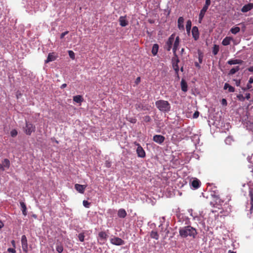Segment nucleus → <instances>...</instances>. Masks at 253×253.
<instances>
[{
  "label": "nucleus",
  "instance_id": "1",
  "mask_svg": "<svg viewBox=\"0 0 253 253\" xmlns=\"http://www.w3.org/2000/svg\"><path fill=\"white\" fill-rule=\"evenodd\" d=\"M179 235L182 238L190 236L195 238L197 234L196 229L191 226H187L179 229Z\"/></svg>",
  "mask_w": 253,
  "mask_h": 253
},
{
  "label": "nucleus",
  "instance_id": "2",
  "mask_svg": "<svg viewBox=\"0 0 253 253\" xmlns=\"http://www.w3.org/2000/svg\"><path fill=\"white\" fill-rule=\"evenodd\" d=\"M155 105L157 108L160 111L163 112H168L170 110V105L168 101L160 100L155 102Z\"/></svg>",
  "mask_w": 253,
  "mask_h": 253
},
{
  "label": "nucleus",
  "instance_id": "3",
  "mask_svg": "<svg viewBox=\"0 0 253 253\" xmlns=\"http://www.w3.org/2000/svg\"><path fill=\"white\" fill-rule=\"evenodd\" d=\"M211 0H206L205 4L202 9L201 10L199 16V21L200 23L203 19L206 11H207L209 6L211 4Z\"/></svg>",
  "mask_w": 253,
  "mask_h": 253
},
{
  "label": "nucleus",
  "instance_id": "4",
  "mask_svg": "<svg viewBox=\"0 0 253 253\" xmlns=\"http://www.w3.org/2000/svg\"><path fill=\"white\" fill-rule=\"evenodd\" d=\"M36 129V127L32 123L26 122L25 126L23 127L24 132L28 135H30L33 132H34Z\"/></svg>",
  "mask_w": 253,
  "mask_h": 253
},
{
  "label": "nucleus",
  "instance_id": "5",
  "mask_svg": "<svg viewBox=\"0 0 253 253\" xmlns=\"http://www.w3.org/2000/svg\"><path fill=\"white\" fill-rule=\"evenodd\" d=\"M22 248L25 253H27L28 251L27 239L25 235H23L21 237Z\"/></svg>",
  "mask_w": 253,
  "mask_h": 253
},
{
  "label": "nucleus",
  "instance_id": "6",
  "mask_svg": "<svg viewBox=\"0 0 253 253\" xmlns=\"http://www.w3.org/2000/svg\"><path fill=\"white\" fill-rule=\"evenodd\" d=\"M111 243L115 245L120 246L124 244V241L121 238L115 237L111 239Z\"/></svg>",
  "mask_w": 253,
  "mask_h": 253
},
{
  "label": "nucleus",
  "instance_id": "7",
  "mask_svg": "<svg viewBox=\"0 0 253 253\" xmlns=\"http://www.w3.org/2000/svg\"><path fill=\"white\" fill-rule=\"evenodd\" d=\"M137 148L136 149V152L137 156L139 157L144 158L145 157V152L143 148L138 143L136 144Z\"/></svg>",
  "mask_w": 253,
  "mask_h": 253
},
{
  "label": "nucleus",
  "instance_id": "8",
  "mask_svg": "<svg viewBox=\"0 0 253 253\" xmlns=\"http://www.w3.org/2000/svg\"><path fill=\"white\" fill-rule=\"evenodd\" d=\"M153 140L155 142L161 144L164 142V141L165 140V138L163 135L157 134V135H155L153 136Z\"/></svg>",
  "mask_w": 253,
  "mask_h": 253
},
{
  "label": "nucleus",
  "instance_id": "9",
  "mask_svg": "<svg viewBox=\"0 0 253 253\" xmlns=\"http://www.w3.org/2000/svg\"><path fill=\"white\" fill-rule=\"evenodd\" d=\"M174 40V34H172L169 38L168 41L167 42V49L169 51L172 47V43Z\"/></svg>",
  "mask_w": 253,
  "mask_h": 253
},
{
  "label": "nucleus",
  "instance_id": "10",
  "mask_svg": "<svg viewBox=\"0 0 253 253\" xmlns=\"http://www.w3.org/2000/svg\"><path fill=\"white\" fill-rule=\"evenodd\" d=\"M253 9V3H249L247 4L244 5L241 10L242 12H247Z\"/></svg>",
  "mask_w": 253,
  "mask_h": 253
},
{
  "label": "nucleus",
  "instance_id": "11",
  "mask_svg": "<svg viewBox=\"0 0 253 253\" xmlns=\"http://www.w3.org/2000/svg\"><path fill=\"white\" fill-rule=\"evenodd\" d=\"M86 186L84 185H81L79 184H76L75 185V189L81 194H83L84 192Z\"/></svg>",
  "mask_w": 253,
  "mask_h": 253
},
{
  "label": "nucleus",
  "instance_id": "12",
  "mask_svg": "<svg viewBox=\"0 0 253 253\" xmlns=\"http://www.w3.org/2000/svg\"><path fill=\"white\" fill-rule=\"evenodd\" d=\"M190 184H191V185L194 189H198L199 187H200V186L201 185V182L198 179L195 178L190 182Z\"/></svg>",
  "mask_w": 253,
  "mask_h": 253
},
{
  "label": "nucleus",
  "instance_id": "13",
  "mask_svg": "<svg viewBox=\"0 0 253 253\" xmlns=\"http://www.w3.org/2000/svg\"><path fill=\"white\" fill-rule=\"evenodd\" d=\"M57 58L54 52L49 53L48 55L46 60L45 61V63H49L51 61H54Z\"/></svg>",
  "mask_w": 253,
  "mask_h": 253
},
{
  "label": "nucleus",
  "instance_id": "14",
  "mask_svg": "<svg viewBox=\"0 0 253 253\" xmlns=\"http://www.w3.org/2000/svg\"><path fill=\"white\" fill-rule=\"evenodd\" d=\"M119 21L120 22V25L122 27H125L128 24V21L126 19V16H120L119 19Z\"/></svg>",
  "mask_w": 253,
  "mask_h": 253
},
{
  "label": "nucleus",
  "instance_id": "15",
  "mask_svg": "<svg viewBox=\"0 0 253 253\" xmlns=\"http://www.w3.org/2000/svg\"><path fill=\"white\" fill-rule=\"evenodd\" d=\"M179 40H180L178 36H177L174 42V44H173V47L172 50H173V54L174 55H176V51L178 49V45L179 44Z\"/></svg>",
  "mask_w": 253,
  "mask_h": 253
},
{
  "label": "nucleus",
  "instance_id": "16",
  "mask_svg": "<svg viewBox=\"0 0 253 253\" xmlns=\"http://www.w3.org/2000/svg\"><path fill=\"white\" fill-rule=\"evenodd\" d=\"M180 84L181 90L184 92H186L188 90V86L186 82L184 79L181 80Z\"/></svg>",
  "mask_w": 253,
  "mask_h": 253
},
{
  "label": "nucleus",
  "instance_id": "17",
  "mask_svg": "<svg viewBox=\"0 0 253 253\" xmlns=\"http://www.w3.org/2000/svg\"><path fill=\"white\" fill-rule=\"evenodd\" d=\"M243 61L241 59H231L228 61L227 63L229 65L241 64Z\"/></svg>",
  "mask_w": 253,
  "mask_h": 253
},
{
  "label": "nucleus",
  "instance_id": "18",
  "mask_svg": "<svg viewBox=\"0 0 253 253\" xmlns=\"http://www.w3.org/2000/svg\"><path fill=\"white\" fill-rule=\"evenodd\" d=\"M127 215L126 212L124 209H121L118 211V216L120 218H125Z\"/></svg>",
  "mask_w": 253,
  "mask_h": 253
},
{
  "label": "nucleus",
  "instance_id": "19",
  "mask_svg": "<svg viewBox=\"0 0 253 253\" xmlns=\"http://www.w3.org/2000/svg\"><path fill=\"white\" fill-rule=\"evenodd\" d=\"M20 204L21 210L22 211V214L24 216L27 215V207H26V204H25L24 202H22V201L20 202Z\"/></svg>",
  "mask_w": 253,
  "mask_h": 253
},
{
  "label": "nucleus",
  "instance_id": "20",
  "mask_svg": "<svg viewBox=\"0 0 253 253\" xmlns=\"http://www.w3.org/2000/svg\"><path fill=\"white\" fill-rule=\"evenodd\" d=\"M232 40V38L230 37H226L223 40L222 44L224 46L228 45L230 44V42Z\"/></svg>",
  "mask_w": 253,
  "mask_h": 253
},
{
  "label": "nucleus",
  "instance_id": "21",
  "mask_svg": "<svg viewBox=\"0 0 253 253\" xmlns=\"http://www.w3.org/2000/svg\"><path fill=\"white\" fill-rule=\"evenodd\" d=\"M192 33L193 38L195 40H197L199 37L198 29L197 27H193L192 30Z\"/></svg>",
  "mask_w": 253,
  "mask_h": 253
},
{
  "label": "nucleus",
  "instance_id": "22",
  "mask_svg": "<svg viewBox=\"0 0 253 253\" xmlns=\"http://www.w3.org/2000/svg\"><path fill=\"white\" fill-rule=\"evenodd\" d=\"M73 101L76 103L81 104L84 101V98L81 95H76L73 97Z\"/></svg>",
  "mask_w": 253,
  "mask_h": 253
},
{
  "label": "nucleus",
  "instance_id": "23",
  "mask_svg": "<svg viewBox=\"0 0 253 253\" xmlns=\"http://www.w3.org/2000/svg\"><path fill=\"white\" fill-rule=\"evenodd\" d=\"M183 22H184V18L182 17H179V18L178 19L177 23H178V27L180 30L184 29Z\"/></svg>",
  "mask_w": 253,
  "mask_h": 253
},
{
  "label": "nucleus",
  "instance_id": "24",
  "mask_svg": "<svg viewBox=\"0 0 253 253\" xmlns=\"http://www.w3.org/2000/svg\"><path fill=\"white\" fill-rule=\"evenodd\" d=\"M2 166H3L4 170L5 169H8L10 167V161L7 159H4L1 162Z\"/></svg>",
  "mask_w": 253,
  "mask_h": 253
},
{
  "label": "nucleus",
  "instance_id": "25",
  "mask_svg": "<svg viewBox=\"0 0 253 253\" xmlns=\"http://www.w3.org/2000/svg\"><path fill=\"white\" fill-rule=\"evenodd\" d=\"M172 61L173 68L178 67V64L179 62V60L176 55H174V57L172 58Z\"/></svg>",
  "mask_w": 253,
  "mask_h": 253
},
{
  "label": "nucleus",
  "instance_id": "26",
  "mask_svg": "<svg viewBox=\"0 0 253 253\" xmlns=\"http://www.w3.org/2000/svg\"><path fill=\"white\" fill-rule=\"evenodd\" d=\"M159 45L157 43L153 44L152 49V53L154 56L157 55L158 49H159Z\"/></svg>",
  "mask_w": 253,
  "mask_h": 253
},
{
  "label": "nucleus",
  "instance_id": "27",
  "mask_svg": "<svg viewBox=\"0 0 253 253\" xmlns=\"http://www.w3.org/2000/svg\"><path fill=\"white\" fill-rule=\"evenodd\" d=\"M224 89H228V91L229 92H233L235 91V88L234 87L230 85L228 83H225L224 85Z\"/></svg>",
  "mask_w": 253,
  "mask_h": 253
},
{
  "label": "nucleus",
  "instance_id": "28",
  "mask_svg": "<svg viewBox=\"0 0 253 253\" xmlns=\"http://www.w3.org/2000/svg\"><path fill=\"white\" fill-rule=\"evenodd\" d=\"M98 236L100 239L103 240H106L108 238L107 234L104 231L100 232L98 233Z\"/></svg>",
  "mask_w": 253,
  "mask_h": 253
},
{
  "label": "nucleus",
  "instance_id": "29",
  "mask_svg": "<svg viewBox=\"0 0 253 253\" xmlns=\"http://www.w3.org/2000/svg\"><path fill=\"white\" fill-rule=\"evenodd\" d=\"M151 238L155 239L156 240L159 239V234L157 231L152 230L150 234Z\"/></svg>",
  "mask_w": 253,
  "mask_h": 253
},
{
  "label": "nucleus",
  "instance_id": "30",
  "mask_svg": "<svg viewBox=\"0 0 253 253\" xmlns=\"http://www.w3.org/2000/svg\"><path fill=\"white\" fill-rule=\"evenodd\" d=\"M240 31V27H237V26H235V27H232L230 31L231 32V33H232L233 34H237L238 33H239Z\"/></svg>",
  "mask_w": 253,
  "mask_h": 253
},
{
  "label": "nucleus",
  "instance_id": "31",
  "mask_svg": "<svg viewBox=\"0 0 253 253\" xmlns=\"http://www.w3.org/2000/svg\"><path fill=\"white\" fill-rule=\"evenodd\" d=\"M219 50V46L218 45L214 44L212 48V53L213 54V55H216L218 53Z\"/></svg>",
  "mask_w": 253,
  "mask_h": 253
},
{
  "label": "nucleus",
  "instance_id": "32",
  "mask_svg": "<svg viewBox=\"0 0 253 253\" xmlns=\"http://www.w3.org/2000/svg\"><path fill=\"white\" fill-rule=\"evenodd\" d=\"M240 70L239 66H236L235 68H232L229 73V75H233L235 73H236L237 72H238Z\"/></svg>",
  "mask_w": 253,
  "mask_h": 253
},
{
  "label": "nucleus",
  "instance_id": "33",
  "mask_svg": "<svg viewBox=\"0 0 253 253\" xmlns=\"http://www.w3.org/2000/svg\"><path fill=\"white\" fill-rule=\"evenodd\" d=\"M135 108L137 110H138V109L143 110H148V108H146L145 106H143L141 104H136L135 105Z\"/></svg>",
  "mask_w": 253,
  "mask_h": 253
},
{
  "label": "nucleus",
  "instance_id": "34",
  "mask_svg": "<svg viewBox=\"0 0 253 253\" xmlns=\"http://www.w3.org/2000/svg\"><path fill=\"white\" fill-rule=\"evenodd\" d=\"M191 21L189 20L186 22V28L187 32H190L191 28Z\"/></svg>",
  "mask_w": 253,
  "mask_h": 253
},
{
  "label": "nucleus",
  "instance_id": "35",
  "mask_svg": "<svg viewBox=\"0 0 253 253\" xmlns=\"http://www.w3.org/2000/svg\"><path fill=\"white\" fill-rule=\"evenodd\" d=\"M56 250L59 253H62L63 251V246L61 245H57L56 247Z\"/></svg>",
  "mask_w": 253,
  "mask_h": 253
},
{
  "label": "nucleus",
  "instance_id": "36",
  "mask_svg": "<svg viewBox=\"0 0 253 253\" xmlns=\"http://www.w3.org/2000/svg\"><path fill=\"white\" fill-rule=\"evenodd\" d=\"M79 240L83 242L84 241V233H80L78 235Z\"/></svg>",
  "mask_w": 253,
  "mask_h": 253
},
{
  "label": "nucleus",
  "instance_id": "37",
  "mask_svg": "<svg viewBox=\"0 0 253 253\" xmlns=\"http://www.w3.org/2000/svg\"><path fill=\"white\" fill-rule=\"evenodd\" d=\"M249 196L251 199V203H253V189H251L249 191Z\"/></svg>",
  "mask_w": 253,
  "mask_h": 253
},
{
  "label": "nucleus",
  "instance_id": "38",
  "mask_svg": "<svg viewBox=\"0 0 253 253\" xmlns=\"http://www.w3.org/2000/svg\"><path fill=\"white\" fill-rule=\"evenodd\" d=\"M68 53H69V55L71 58H72V59H75V53L73 51L69 50Z\"/></svg>",
  "mask_w": 253,
  "mask_h": 253
},
{
  "label": "nucleus",
  "instance_id": "39",
  "mask_svg": "<svg viewBox=\"0 0 253 253\" xmlns=\"http://www.w3.org/2000/svg\"><path fill=\"white\" fill-rule=\"evenodd\" d=\"M17 133V131L16 129H12L10 132V134L12 137L16 136Z\"/></svg>",
  "mask_w": 253,
  "mask_h": 253
},
{
  "label": "nucleus",
  "instance_id": "40",
  "mask_svg": "<svg viewBox=\"0 0 253 253\" xmlns=\"http://www.w3.org/2000/svg\"><path fill=\"white\" fill-rule=\"evenodd\" d=\"M237 97L241 101H245V97L243 96V95L242 94H239V95H238L237 96Z\"/></svg>",
  "mask_w": 253,
  "mask_h": 253
},
{
  "label": "nucleus",
  "instance_id": "41",
  "mask_svg": "<svg viewBox=\"0 0 253 253\" xmlns=\"http://www.w3.org/2000/svg\"><path fill=\"white\" fill-rule=\"evenodd\" d=\"M83 205L84 206V207H85V208H89V205H90V203H89L88 201H87L86 200L83 201Z\"/></svg>",
  "mask_w": 253,
  "mask_h": 253
},
{
  "label": "nucleus",
  "instance_id": "42",
  "mask_svg": "<svg viewBox=\"0 0 253 253\" xmlns=\"http://www.w3.org/2000/svg\"><path fill=\"white\" fill-rule=\"evenodd\" d=\"M151 120V117L149 116H145L144 117V121L145 122H149Z\"/></svg>",
  "mask_w": 253,
  "mask_h": 253
},
{
  "label": "nucleus",
  "instance_id": "43",
  "mask_svg": "<svg viewBox=\"0 0 253 253\" xmlns=\"http://www.w3.org/2000/svg\"><path fill=\"white\" fill-rule=\"evenodd\" d=\"M105 165L106 168H109L111 166V163L108 161H106L105 162Z\"/></svg>",
  "mask_w": 253,
  "mask_h": 253
},
{
  "label": "nucleus",
  "instance_id": "44",
  "mask_svg": "<svg viewBox=\"0 0 253 253\" xmlns=\"http://www.w3.org/2000/svg\"><path fill=\"white\" fill-rule=\"evenodd\" d=\"M128 121L131 123L135 124L136 123L137 120L135 118H129Z\"/></svg>",
  "mask_w": 253,
  "mask_h": 253
},
{
  "label": "nucleus",
  "instance_id": "45",
  "mask_svg": "<svg viewBox=\"0 0 253 253\" xmlns=\"http://www.w3.org/2000/svg\"><path fill=\"white\" fill-rule=\"evenodd\" d=\"M7 251L9 253H16V250H15L14 248H8L7 249Z\"/></svg>",
  "mask_w": 253,
  "mask_h": 253
},
{
  "label": "nucleus",
  "instance_id": "46",
  "mask_svg": "<svg viewBox=\"0 0 253 253\" xmlns=\"http://www.w3.org/2000/svg\"><path fill=\"white\" fill-rule=\"evenodd\" d=\"M69 32L68 31H65L63 33H62L61 35H60V39H63L64 36L66 35H67L68 34Z\"/></svg>",
  "mask_w": 253,
  "mask_h": 253
},
{
  "label": "nucleus",
  "instance_id": "47",
  "mask_svg": "<svg viewBox=\"0 0 253 253\" xmlns=\"http://www.w3.org/2000/svg\"><path fill=\"white\" fill-rule=\"evenodd\" d=\"M235 82V84L237 86H239L241 84V81L240 80H234Z\"/></svg>",
  "mask_w": 253,
  "mask_h": 253
},
{
  "label": "nucleus",
  "instance_id": "48",
  "mask_svg": "<svg viewBox=\"0 0 253 253\" xmlns=\"http://www.w3.org/2000/svg\"><path fill=\"white\" fill-rule=\"evenodd\" d=\"M199 116V112L198 111H196L193 114L194 118H197Z\"/></svg>",
  "mask_w": 253,
  "mask_h": 253
},
{
  "label": "nucleus",
  "instance_id": "49",
  "mask_svg": "<svg viewBox=\"0 0 253 253\" xmlns=\"http://www.w3.org/2000/svg\"><path fill=\"white\" fill-rule=\"evenodd\" d=\"M221 104L223 106H226L227 105V101H226V100L225 99H224V98H223L221 100Z\"/></svg>",
  "mask_w": 253,
  "mask_h": 253
},
{
  "label": "nucleus",
  "instance_id": "50",
  "mask_svg": "<svg viewBox=\"0 0 253 253\" xmlns=\"http://www.w3.org/2000/svg\"><path fill=\"white\" fill-rule=\"evenodd\" d=\"M251 207L250 209V214H252L253 212V203H250Z\"/></svg>",
  "mask_w": 253,
  "mask_h": 253
},
{
  "label": "nucleus",
  "instance_id": "51",
  "mask_svg": "<svg viewBox=\"0 0 253 253\" xmlns=\"http://www.w3.org/2000/svg\"><path fill=\"white\" fill-rule=\"evenodd\" d=\"M245 98L247 99H249L250 98H251V94L250 93H247L246 94V96L245 97Z\"/></svg>",
  "mask_w": 253,
  "mask_h": 253
},
{
  "label": "nucleus",
  "instance_id": "52",
  "mask_svg": "<svg viewBox=\"0 0 253 253\" xmlns=\"http://www.w3.org/2000/svg\"><path fill=\"white\" fill-rule=\"evenodd\" d=\"M173 69L175 71V74L178 73V72H179V66L178 67H174Z\"/></svg>",
  "mask_w": 253,
  "mask_h": 253
},
{
  "label": "nucleus",
  "instance_id": "53",
  "mask_svg": "<svg viewBox=\"0 0 253 253\" xmlns=\"http://www.w3.org/2000/svg\"><path fill=\"white\" fill-rule=\"evenodd\" d=\"M165 231L166 232V235H165V237H164V239L166 238L167 236H168V235L169 233V230H168L167 229H166Z\"/></svg>",
  "mask_w": 253,
  "mask_h": 253
},
{
  "label": "nucleus",
  "instance_id": "54",
  "mask_svg": "<svg viewBox=\"0 0 253 253\" xmlns=\"http://www.w3.org/2000/svg\"><path fill=\"white\" fill-rule=\"evenodd\" d=\"M198 59H199V61L200 63H201L202 62V59H203L202 56L199 55Z\"/></svg>",
  "mask_w": 253,
  "mask_h": 253
},
{
  "label": "nucleus",
  "instance_id": "55",
  "mask_svg": "<svg viewBox=\"0 0 253 253\" xmlns=\"http://www.w3.org/2000/svg\"><path fill=\"white\" fill-rule=\"evenodd\" d=\"M248 83L250 84H252L253 83V78L252 77L250 78Z\"/></svg>",
  "mask_w": 253,
  "mask_h": 253
},
{
  "label": "nucleus",
  "instance_id": "56",
  "mask_svg": "<svg viewBox=\"0 0 253 253\" xmlns=\"http://www.w3.org/2000/svg\"><path fill=\"white\" fill-rule=\"evenodd\" d=\"M248 70L250 72H253V66L248 68Z\"/></svg>",
  "mask_w": 253,
  "mask_h": 253
},
{
  "label": "nucleus",
  "instance_id": "57",
  "mask_svg": "<svg viewBox=\"0 0 253 253\" xmlns=\"http://www.w3.org/2000/svg\"><path fill=\"white\" fill-rule=\"evenodd\" d=\"M195 66L196 67L198 68L199 69V68H200V67H201V66H200V64H199L198 62H196L195 63Z\"/></svg>",
  "mask_w": 253,
  "mask_h": 253
},
{
  "label": "nucleus",
  "instance_id": "58",
  "mask_svg": "<svg viewBox=\"0 0 253 253\" xmlns=\"http://www.w3.org/2000/svg\"><path fill=\"white\" fill-rule=\"evenodd\" d=\"M252 87V86L250 84H248L247 85V89H249Z\"/></svg>",
  "mask_w": 253,
  "mask_h": 253
},
{
  "label": "nucleus",
  "instance_id": "59",
  "mask_svg": "<svg viewBox=\"0 0 253 253\" xmlns=\"http://www.w3.org/2000/svg\"><path fill=\"white\" fill-rule=\"evenodd\" d=\"M140 82V78L137 77L136 79V83L137 84Z\"/></svg>",
  "mask_w": 253,
  "mask_h": 253
},
{
  "label": "nucleus",
  "instance_id": "60",
  "mask_svg": "<svg viewBox=\"0 0 253 253\" xmlns=\"http://www.w3.org/2000/svg\"><path fill=\"white\" fill-rule=\"evenodd\" d=\"M11 244L12 245V246L15 248V241L14 240H12L11 241Z\"/></svg>",
  "mask_w": 253,
  "mask_h": 253
},
{
  "label": "nucleus",
  "instance_id": "61",
  "mask_svg": "<svg viewBox=\"0 0 253 253\" xmlns=\"http://www.w3.org/2000/svg\"><path fill=\"white\" fill-rule=\"evenodd\" d=\"M3 226H4V224L2 223V222L0 221V229H1L3 227Z\"/></svg>",
  "mask_w": 253,
  "mask_h": 253
},
{
  "label": "nucleus",
  "instance_id": "62",
  "mask_svg": "<svg viewBox=\"0 0 253 253\" xmlns=\"http://www.w3.org/2000/svg\"><path fill=\"white\" fill-rule=\"evenodd\" d=\"M66 86H67V84H63L61 85V88H64L66 87Z\"/></svg>",
  "mask_w": 253,
  "mask_h": 253
},
{
  "label": "nucleus",
  "instance_id": "63",
  "mask_svg": "<svg viewBox=\"0 0 253 253\" xmlns=\"http://www.w3.org/2000/svg\"><path fill=\"white\" fill-rule=\"evenodd\" d=\"M0 169L3 171L4 170V169H3V166H2V164L0 163Z\"/></svg>",
  "mask_w": 253,
  "mask_h": 253
},
{
  "label": "nucleus",
  "instance_id": "64",
  "mask_svg": "<svg viewBox=\"0 0 253 253\" xmlns=\"http://www.w3.org/2000/svg\"><path fill=\"white\" fill-rule=\"evenodd\" d=\"M228 253H236V252H234V251H231V250H229L228 252Z\"/></svg>",
  "mask_w": 253,
  "mask_h": 253
}]
</instances>
